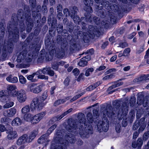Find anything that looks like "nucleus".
<instances>
[{
    "label": "nucleus",
    "instance_id": "obj_1",
    "mask_svg": "<svg viewBox=\"0 0 149 149\" xmlns=\"http://www.w3.org/2000/svg\"><path fill=\"white\" fill-rule=\"evenodd\" d=\"M18 10L17 14L13 13L12 17V21L9 22L8 25V32L9 33V41L8 43H4L3 49V53L1 56V60H4L7 57L8 54L12 53L13 49V42H17L19 38V29L17 27L18 21L21 31L23 32L25 29L24 21L25 19L28 23L27 24L26 31L30 32L33 26V22L31 18V10L28 8Z\"/></svg>",
    "mask_w": 149,
    "mask_h": 149
},
{
    "label": "nucleus",
    "instance_id": "obj_2",
    "mask_svg": "<svg viewBox=\"0 0 149 149\" xmlns=\"http://www.w3.org/2000/svg\"><path fill=\"white\" fill-rule=\"evenodd\" d=\"M88 32L82 33V35H80L78 38L83 40L85 42L87 43L89 41L91 38L93 39L95 36H98L101 34L97 27L91 25L89 26Z\"/></svg>",
    "mask_w": 149,
    "mask_h": 149
},
{
    "label": "nucleus",
    "instance_id": "obj_3",
    "mask_svg": "<svg viewBox=\"0 0 149 149\" xmlns=\"http://www.w3.org/2000/svg\"><path fill=\"white\" fill-rule=\"evenodd\" d=\"M129 102L130 106L133 107L134 106L136 102L135 97L134 96L131 97L130 100L128 101L127 99L125 102H124L122 106V108L120 109L118 112V118L120 120L127 115L128 111V106Z\"/></svg>",
    "mask_w": 149,
    "mask_h": 149
},
{
    "label": "nucleus",
    "instance_id": "obj_4",
    "mask_svg": "<svg viewBox=\"0 0 149 149\" xmlns=\"http://www.w3.org/2000/svg\"><path fill=\"white\" fill-rule=\"evenodd\" d=\"M47 93H45L40 98L37 97L34 98L30 104V107L32 108H37L38 110L41 109L45 104L44 101L47 99Z\"/></svg>",
    "mask_w": 149,
    "mask_h": 149
},
{
    "label": "nucleus",
    "instance_id": "obj_5",
    "mask_svg": "<svg viewBox=\"0 0 149 149\" xmlns=\"http://www.w3.org/2000/svg\"><path fill=\"white\" fill-rule=\"evenodd\" d=\"M65 140H63L62 142L55 146L54 149H67V146L69 143H74L76 140L74 135L70 133L65 135Z\"/></svg>",
    "mask_w": 149,
    "mask_h": 149
},
{
    "label": "nucleus",
    "instance_id": "obj_6",
    "mask_svg": "<svg viewBox=\"0 0 149 149\" xmlns=\"http://www.w3.org/2000/svg\"><path fill=\"white\" fill-rule=\"evenodd\" d=\"M79 133L82 138H88L90 135L93 133V130L92 126L90 124L84 128L83 126L79 127Z\"/></svg>",
    "mask_w": 149,
    "mask_h": 149
},
{
    "label": "nucleus",
    "instance_id": "obj_7",
    "mask_svg": "<svg viewBox=\"0 0 149 149\" xmlns=\"http://www.w3.org/2000/svg\"><path fill=\"white\" fill-rule=\"evenodd\" d=\"M98 131L100 132H107L109 128V121L107 118H104L102 120H99L97 125Z\"/></svg>",
    "mask_w": 149,
    "mask_h": 149
},
{
    "label": "nucleus",
    "instance_id": "obj_8",
    "mask_svg": "<svg viewBox=\"0 0 149 149\" xmlns=\"http://www.w3.org/2000/svg\"><path fill=\"white\" fill-rule=\"evenodd\" d=\"M68 125L66 127L67 130L69 132H74V134H76V133H75V130L77 129L78 125H79L77 120L76 119L71 118L68 120Z\"/></svg>",
    "mask_w": 149,
    "mask_h": 149
},
{
    "label": "nucleus",
    "instance_id": "obj_9",
    "mask_svg": "<svg viewBox=\"0 0 149 149\" xmlns=\"http://www.w3.org/2000/svg\"><path fill=\"white\" fill-rule=\"evenodd\" d=\"M100 111L104 116H107L109 118L111 117L115 114L113 107L110 104H107L106 107H102L101 108Z\"/></svg>",
    "mask_w": 149,
    "mask_h": 149
},
{
    "label": "nucleus",
    "instance_id": "obj_10",
    "mask_svg": "<svg viewBox=\"0 0 149 149\" xmlns=\"http://www.w3.org/2000/svg\"><path fill=\"white\" fill-rule=\"evenodd\" d=\"M110 9L115 12L116 15L119 14L125 10L124 5L121 6L114 3H112L110 6Z\"/></svg>",
    "mask_w": 149,
    "mask_h": 149
},
{
    "label": "nucleus",
    "instance_id": "obj_11",
    "mask_svg": "<svg viewBox=\"0 0 149 149\" xmlns=\"http://www.w3.org/2000/svg\"><path fill=\"white\" fill-rule=\"evenodd\" d=\"M41 46L40 38H37L35 40L34 42L30 46V48L33 52L37 53L40 49Z\"/></svg>",
    "mask_w": 149,
    "mask_h": 149
},
{
    "label": "nucleus",
    "instance_id": "obj_12",
    "mask_svg": "<svg viewBox=\"0 0 149 149\" xmlns=\"http://www.w3.org/2000/svg\"><path fill=\"white\" fill-rule=\"evenodd\" d=\"M39 74L42 73L43 74H47L51 76H53L54 74V72L51 70V67L47 66L42 69H40L38 71Z\"/></svg>",
    "mask_w": 149,
    "mask_h": 149
},
{
    "label": "nucleus",
    "instance_id": "obj_13",
    "mask_svg": "<svg viewBox=\"0 0 149 149\" xmlns=\"http://www.w3.org/2000/svg\"><path fill=\"white\" fill-rule=\"evenodd\" d=\"M8 129L6 130V133L8 134L7 138L9 140H13L16 138L18 135L16 131H13L12 128L9 126Z\"/></svg>",
    "mask_w": 149,
    "mask_h": 149
},
{
    "label": "nucleus",
    "instance_id": "obj_14",
    "mask_svg": "<svg viewBox=\"0 0 149 149\" xmlns=\"http://www.w3.org/2000/svg\"><path fill=\"white\" fill-rule=\"evenodd\" d=\"M72 110L73 109L72 108H70L67 111L64 112L61 115H58L57 116L54 117L51 119L49 122L50 123L51 122H52V123L56 121L60 120L63 118L68 113L71 112L72 111Z\"/></svg>",
    "mask_w": 149,
    "mask_h": 149
},
{
    "label": "nucleus",
    "instance_id": "obj_15",
    "mask_svg": "<svg viewBox=\"0 0 149 149\" xmlns=\"http://www.w3.org/2000/svg\"><path fill=\"white\" fill-rule=\"evenodd\" d=\"M24 47L23 46L22 50L20 52L17 57V61L18 62H21L26 57L28 53V49L27 48H25L24 49Z\"/></svg>",
    "mask_w": 149,
    "mask_h": 149
},
{
    "label": "nucleus",
    "instance_id": "obj_16",
    "mask_svg": "<svg viewBox=\"0 0 149 149\" xmlns=\"http://www.w3.org/2000/svg\"><path fill=\"white\" fill-rule=\"evenodd\" d=\"M95 11L97 13L98 16L102 18L105 17L106 13L104 10H102L103 8L102 6H100L99 5H96L95 6Z\"/></svg>",
    "mask_w": 149,
    "mask_h": 149
},
{
    "label": "nucleus",
    "instance_id": "obj_17",
    "mask_svg": "<svg viewBox=\"0 0 149 149\" xmlns=\"http://www.w3.org/2000/svg\"><path fill=\"white\" fill-rule=\"evenodd\" d=\"M17 96L18 101L20 103L24 102L27 99L25 92L23 90L19 91Z\"/></svg>",
    "mask_w": 149,
    "mask_h": 149
},
{
    "label": "nucleus",
    "instance_id": "obj_18",
    "mask_svg": "<svg viewBox=\"0 0 149 149\" xmlns=\"http://www.w3.org/2000/svg\"><path fill=\"white\" fill-rule=\"evenodd\" d=\"M77 117L79 120V121H78V123L79 124V127H83V124L85 125V123L86 120L85 115L83 113H79L78 114Z\"/></svg>",
    "mask_w": 149,
    "mask_h": 149
},
{
    "label": "nucleus",
    "instance_id": "obj_19",
    "mask_svg": "<svg viewBox=\"0 0 149 149\" xmlns=\"http://www.w3.org/2000/svg\"><path fill=\"white\" fill-rule=\"evenodd\" d=\"M41 6L40 5H38L36 8V11L32 10V15L33 19H37V17L39 19H40L41 18V14L39 12L40 11Z\"/></svg>",
    "mask_w": 149,
    "mask_h": 149
},
{
    "label": "nucleus",
    "instance_id": "obj_20",
    "mask_svg": "<svg viewBox=\"0 0 149 149\" xmlns=\"http://www.w3.org/2000/svg\"><path fill=\"white\" fill-rule=\"evenodd\" d=\"M45 115V112H42L35 115L31 120L33 123H36L39 122Z\"/></svg>",
    "mask_w": 149,
    "mask_h": 149
},
{
    "label": "nucleus",
    "instance_id": "obj_21",
    "mask_svg": "<svg viewBox=\"0 0 149 149\" xmlns=\"http://www.w3.org/2000/svg\"><path fill=\"white\" fill-rule=\"evenodd\" d=\"M28 136L26 134H24L20 136L17 141V144L18 145H20L24 143L25 142H30V141H28L29 140Z\"/></svg>",
    "mask_w": 149,
    "mask_h": 149
},
{
    "label": "nucleus",
    "instance_id": "obj_22",
    "mask_svg": "<svg viewBox=\"0 0 149 149\" xmlns=\"http://www.w3.org/2000/svg\"><path fill=\"white\" fill-rule=\"evenodd\" d=\"M70 45V49L71 51H79V45L77 43L75 40L72 41L71 42H69Z\"/></svg>",
    "mask_w": 149,
    "mask_h": 149
},
{
    "label": "nucleus",
    "instance_id": "obj_23",
    "mask_svg": "<svg viewBox=\"0 0 149 149\" xmlns=\"http://www.w3.org/2000/svg\"><path fill=\"white\" fill-rule=\"evenodd\" d=\"M42 87L41 85L35 87V85H32L30 86V91L34 93H38L42 91Z\"/></svg>",
    "mask_w": 149,
    "mask_h": 149
},
{
    "label": "nucleus",
    "instance_id": "obj_24",
    "mask_svg": "<svg viewBox=\"0 0 149 149\" xmlns=\"http://www.w3.org/2000/svg\"><path fill=\"white\" fill-rule=\"evenodd\" d=\"M90 59V56L87 55L82 58L80 61L78 63V65L80 66L84 67L86 66L87 63V61Z\"/></svg>",
    "mask_w": 149,
    "mask_h": 149
},
{
    "label": "nucleus",
    "instance_id": "obj_25",
    "mask_svg": "<svg viewBox=\"0 0 149 149\" xmlns=\"http://www.w3.org/2000/svg\"><path fill=\"white\" fill-rule=\"evenodd\" d=\"M70 17H73L74 15H77L79 12L78 8L76 6H73L70 7Z\"/></svg>",
    "mask_w": 149,
    "mask_h": 149
},
{
    "label": "nucleus",
    "instance_id": "obj_26",
    "mask_svg": "<svg viewBox=\"0 0 149 149\" xmlns=\"http://www.w3.org/2000/svg\"><path fill=\"white\" fill-rule=\"evenodd\" d=\"M48 136L49 135L46 133L43 135L38 140V143L42 144L49 142V140L48 139Z\"/></svg>",
    "mask_w": 149,
    "mask_h": 149
},
{
    "label": "nucleus",
    "instance_id": "obj_27",
    "mask_svg": "<svg viewBox=\"0 0 149 149\" xmlns=\"http://www.w3.org/2000/svg\"><path fill=\"white\" fill-rule=\"evenodd\" d=\"M16 110L14 108H11L10 109L4 112V114L7 113L6 116L8 117L13 116L16 113Z\"/></svg>",
    "mask_w": 149,
    "mask_h": 149
},
{
    "label": "nucleus",
    "instance_id": "obj_28",
    "mask_svg": "<svg viewBox=\"0 0 149 149\" xmlns=\"http://www.w3.org/2000/svg\"><path fill=\"white\" fill-rule=\"evenodd\" d=\"M56 56L58 58H62L65 55V52L62 50H60L58 48H56L55 50Z\"/></svg>",
    "mask_w": 149,
    "mask_h": 149
},
{
    "label": "nucleus",
    "instance_id": "obj_29",
    "mask_svg": "<svg viewBox=\"0 0 149 149\" xmlns=\"http://www.w3.org/2000/svg\"><path fill=\"white\" fill-rule=\"evenodd\" d=\"M109 14L111 23L112 24L115 23L117 21V15H116V14H114L113 13H110Z\"/></svg>",
    "mask_w": 149,
    "mask_h": 149
},
{
    "label": "nucleus",
    "instance_id": "obj_30",
    "mask_svg": "<svg viewBox=\"0 0 149 149\" xmlns=\"http://www.w3.org/2000/svg\"><path fill=\"white\" fill-rule=\"evenodd\" d=\"M121 101L120 100H116L113 102L112 104L113 105L114 109L115 108L117 109L118 110V111L120 109H121L122 107L119 109V108L121 106ZM118 113L117 114V115Z\"/></svg>",
    "mask_w": 149,
    "mask_h": 149
},
{
    "label": "nucleus",
    "instance_id": "obj_31",
    "mask_svg": "<svg viewBox=\"0 0 149 149\" xmlns=\"http://www.w3.org/2000/svg\"><path fill=\"white\" fill-rule=\"evenodd\" d=\"M145 119L144 118H141L140 119V123L141 124L140 125V127L138 131L139 132H142L145 129L146 125L145 123Z\"/></svg>",
    "mask_w": 149,
    "mask_h": 149
},
{
    "label": "nucleus",
    "instance_id": "obj_32",
    "mask_svg": "<svg viewBox=\"0 0 149 149\" xmlns=\"http://www.w3.org/2000/svg\"><path fill=\"white\" fill-rule=\"evenodd\" d=\"M7 81L12 83H15L18 81V79L17 77H13L12 75H9L6 78Z\"/></svg>",
    "mask_w": 149,
    "mask_h": 149
},
{
    "label": "nucleus",
    "instance_id": "obj_33",
    "mask_svg": "<svg viewBox=\"0 0 149 149\" xmlns=\"http://www.w3.org/2000/svg\"><path fill=\"white\" fill-rule=\"evenodd\" d=\"M38 132L36 130H33L32 132L30 135L28 137V139H29L28 141L31 142L36 137L37 135Z\"/></svg>",
    "mask_w": 149,
    "mask_h": 149
},
{
    "label": "nucleus",
    "instance_id": "obj_34",
    "mask_svg": "<svg viewBox=\"0 0 149 149\" xmlns=\"http://www.w3.org/2000/svg\"><path fill=\"white\" fill-rule=\"evenodd\" d=\"M144 95L141 93L138 94L137 99V103L138 105H141L142 104L144 98Z\"/></svg>",
    "mask_w": 149,
    "mask_h": 149
},
{
    "label": "nucleus",
    "instance_id": "obj_35",
    "mask_svg": "<svg viewBox=\"0 0 149 149\" xmlns=\"http://www.w3.org/2000/svg\"><path fill=\"white\" fill-rule=\"evenodd\" d=\"M135 116V114L134 111L133 110H131L129 113L128 118V120H129L130 123H132V122Z\"/></svg>",
    "mask_w": 149,
    "mask_h": 149
},
{
    "label": "nucleus",
    "instance_id": "obj_36",
    "mask_svg": "<svg viewBox=\"0 0 149 149\" xmlns=\"http://www.w3.org/2000/svg\"><path fill=\"white\" fill-rule=\"evenodd\" d=\"M5 28L3 24L0 22V38L3 37L5 35Z\"/></svg>",
    "mask_w": 149,
    "mask_h": 149
},
{
    "label": "nucleus",
    "instance_id": "obj_37",
    "mask_svg": "<svg viewBox=\"0 0 149 149\" xmlns=\"http://www.w3.org/2000/svg\"><path fill=\"white\" fill-rule=\"evenodd\" d=\"M57 42L58 44H64L66 42V41L65 38H62L60 35L57 36L56 39Z\"/></svg>",
    "mask_w": 149,
    "mask_h": 149
},
{
    "label": "nucleus",
    "instance_id": "obj_38",
    "mask_svg": "<svg viewBox=\"0 0 149 149\" xmlns=\"http://www.w3.org/2000/svg\"><path fill=\"white\" fill-rule=\"evenodd\" d=\"M22 123L21 119L19 118H16L12 121L13 125H19L21 124Z\"/></svg>",
    "mask_w": 149,
    "mask_h": 149
},
{
    "label": "nucleus",
    "instance_id": "obj_39",
    "mask_svg": "<svg viewBox=\"0 0 149 149\" xmlns=\"http://www.w3.org/2000/svg\"><path fill=\"white\" fill-rule=\"evenodd\" d=\"M146 77L145 74H142L140 77L135 79L134 80V81L135 82H137L146 80Z\"/></svg>",
    "mask_w": 149,
    "mask_h": 149
},
{
    "label": "nucleus",
    "instance_id": "obj_40",
    "mask_svg": "<svg viewBox=\"0 0 149 149\" xmlns=\"http://www.w3.org/2000/svg\"><path fill=\"white\" fill-rule=\"evenodd\" d=\"M142 104L144 107L148 105L149 104V95L146 96L142 102Z\"/></svg>",
    "mask_w": 149,
    "mask_h": 149
},
{
    "label": "nucleus",
    "instance_id": "obj_41",
    "mask_svg": "<svg viewBox=\"0 0 149 149\" xmlns=\"http://www.w3.org/2000/svg\"><path fill=\"white\" fill-rule=\"evenodd\" d=\"M82 31H79L77 33V37L79 38L80 36V35H82V33H86L87 30V29L86 27L84 25L82 27Z\"/></svg>",
    "mask_w": 149,
    "mask_h": 149
},
{
    "label": "nucleus",
    "instance_id": "obj_42",
    "mask_svg": "<svg viewBox=\"0 0 149 149\" xmlns=\"http://www.w3.org/2000/svg\"><path fill=\"white\" fill-rule=\"evenodd\" d=\"M111 4L108 1L104 0L102 2V5L104 6L105 8L109 10L110 9V6Z\"/></svg>",
    "mask_w": 149,
    "mask_h": 149
},
{
    "label": "nucleus",
    "instance_id": "obj_43",
    "mask_svg": "<svg viewBox=\"0 0 149 149\" xmlns=\"http://www.w3.org/2000/svg\"><path fill=\"white\" fill-rule=\"evenodd\" d=\"M141 124L140 120L139 121L136 120L132 126V129L134 130H135L137 129Z\"/></svg>",
    "mask_w": 149,
    "mask_h": 149
},
{
    "label": "nucleus",
    "instance_id": "obj_44",
    "mask_svg": "<svg viewBox=\"0 0 149 149\" xmlns=\"http://www.w3.org/2000/svg\"><path fill=\"white\" fill-rule=\"evenodd\" d=\"M66 134L64 130H58L56 133V135L58 136H60L61 138L63 137Z\"/></svg>",
    "mask_w": 149,
    "mask_h": 149
},
{
    "label": "nucleus",
    "instance_id": "obj_45",
    "mask_svg": "<svg viewBox=\"0 0 149 149\" xmlns=\"http://www.w3.org/2000/svg\"><path fill=\"white\" fill-rule=\"evenodd\" d=\"M56 127L57 125L56 124H54L48 129L46 134H47L49 136L50 134L56 128Z\"/></svg>",
    "mask_w": 149,
    "mask_h": 149
},
{
    "label": "nucleus",
    "instance_id": "obj_46",
    "mask_svg": "<svg viewBox=\"0 0 149 149\" xmlns=\"http://www.w3.org/2000/svg\"><path fill=\"white\" fill-rule=\"evenodd\" d=\"M32 116L30 113L25 114L24 116V120L27 121H30L31 120V118H33Z\"/></svg>",
    "mask_w": 149,
    "mask_h": 149
},
{
    "label": "nucleus",
    "instance_id": "obj_47",
    "mask_svg": "<svg viewBox=\"0 0 149 149\" xmlns=\"http://www.w3.org/2000/svg\"><path fill=\"white\" fill-rule=\"evenodd\" d=\"M46 52L45 49L42 50L40 52V54L39 56V58L41 60L44 59L45 57Z\"/></svg>",
    "mask_w": 149,
    "mask_h": 149
},
{
    "label": "nucleus",
    "instance_id": "obj_48",
    "mask_svg": "<svg viewBox=\"0 0 149 149\" xmlns=\"http://www.w3.org/2000/svg\"><path fill=\"white\" fill-rule=\"evenodd\" d=\"M87 118L89 123H92L93 120L92 113L91 112H88L87 114Z\"/></svg>",
    "mask_w": 149,
    "mask_h": 149
},
{
    "label": "nucleus",
    "instance_id": "obj_49",
    "mask_svg": "<svg viewBox=\"0 0 149 149\" xmlns=\"http://www.w3.org/2000/svg\"><path fill=\"white\" fill-rule=\"evenodd\" d=\"M33 58V55L32 54H29V53L27 54L26 57L24 59L27 62H30L32 61Z\"/></svg>",
    "mask_w": 149,
    "mask_h": 149
},
{
    "label": "nucleus",
    "instance_id": "obj_50",
    "mask_svg": "<svg viewBox=\"0 0 149 149\" xmlns=\"http://www.w3.org/2000/svg\"><path fill=\"white\" fill-rule=\"evenodd\" d=\"M30 111V108L29 105H26L23 107L22 109V112L23 113H25L29 112Z\"/></svg>",
    "mask_w": 149,
    "mask_h": 149
},
{
    "label": "nucleus",
    "instance_id": "obj_51",
    "mask_svg": "<svg viewBox=\"0 0 149 149\" xmlns=\"http://www.w3.org/2000/svg\"><path fill=\"white\" fill-rule=\"evenodd\" d=\"M73 19L75 23L78 24L80 22V19L79 16L77 15H74L73 17H71Z\"/></svg>",
    "mask_w": 149,
    "mask_h": 149
},
{
    "label": "nucleus",
    "instance_id": "obj_52",
    "mask_svg": "<svg viewBox=\"0 0 149 149\" xmlns=\"http://www.w3.org/2000/svg\"><path fill=\"white\" fill-rule=\"evenodd\" d=\"M63 26L62 24H59L56 26L57 32L59 34H61V31L63 29Z\"/></svg>",
    "mask_w": 149,
    "mask_h": 149
},
{
    "label": "nucleus",
    "instance_id": "obj_53",
    "mask_svg": "<svg viewBox=\"0 0 149 149\" xmlns=\"http://www.w3.org/2000/svg\"><path fill=\"white\" fill-rule=\"evenodd\" d=\"M124 117H125L123 118V119L122 121V125L123 127H125L127 125L128 122V121L127 118H124ZM122 119V118L121 119H120V120H121ZM118 119L119 120H120L118 118Z\"/></svg>",
    "mask_w": 149,
    "mask_h": 149
},
{
    "label": "nucleus",
    "instance_id": "obj_54",
    "mask_svg": "<svg viewBox=\"0 0 149 149\" xmlns=\"http://www.w3.org/2000/svg\"><path fill=\"white\" fill-rule=\"evenodd\" d=\"M15 89H16V87L15 86L12 85L8 86L7 88V90H8V93L14 91Z\"/></svg>",
    "mask_w": 149,
    "mask_h": 149
},
{
    "label": "nucleus",
    "instance_id": "obj_55",
    "mask_svg": "<svg viewBox=\"0 0 149 149\" xmlns=\"http://www.w3.org/2000/svg\"><path fill=\"white\" fill-rule=\"evenodd\" d=\"M84 16L86 19L88 21L91 22L92 21V18H91V15L90 13H86L84 14Z\"/></svg>",
    "mask_w": 149,
    "mask_h": 149
},
{
    "label": "nucleus",
    "instance_id": "obj_56",
    "mask_svg": "<svg viewBox=\"0 0 149 149\" xmlns=\"http://www.w3.org/2000/svg\"><path fill=\"white\" fill-rule=\"evenodd\" d=\"M84 3L86 6H92L93 4V0H84Z\"/></svg>",
    "mask_w": 149,
    "mask_h": 149
},
{
    "label": "nucleus",
    "instance_id": "obj_57",
    "mask_svg": "<svg viewBox=\"0 0 149 149\" xmlns=\"http://www.w3.org/2000/svg\"><path fill=\"white\" fill-rule=\"evenodd\" d=\"M66 101L65 99H60L56 101L54 103V105L55 106H57L60 104H62L64 103V102Z\"/></svg>",
    "mask_w": 149,
    "mask_h": 149
},
{
    "label": "nucleus",
    "instance_id": "obj_58",
    "mask_svg": "<svg viewBox=\"0 0 149 149\" xmlns=\"http://www.w3.org/2000/svg\"><path fill=\"white\" fill-rule=\"evenodd\" d=\"M136 143L138 145V149H140L143 144L142 140L141 138H139L136 141Z\"/></svg>",
    "mask_w": 149,
    "mask_h": 149
},
{
    "label": "nucleus",
    "instance_id": "obj_59",
    "mask_svg": "<svg viewBox=\"0 0 149 149\" xmlns=\"http://www.w3.org/2000/svg\"><path fill=\"white\" fill-rule=\"evenodd\" d=\"M16 89H15L14 91H13L10 92V93H8L9 95L10 96L14 97L17 96L19 92L17 91Z\"/></svg>",
    "mask_w": 149,
    "mask_h": 149
},
{
    "label": "nucleus",
    "instance_id": "obj_60",
    "mask_svg": "<svg viewBox=\"0 0 149 149\" xmlns=\"http://www.w3.org/2000/svg\"><path fill=\"white\" fill-rule=\"evenodd\" d=\"M66 28L67 29L68 32H69L70 33H71L73 31L74 29V27L72 24L66 26Z\"/></svg>",
    "mask_w": 149,
    "mask_h": 149
},
{
    "label": "nucleus",
    "instance_id": "obj_61",
    "mask_svg": "<svg viewBox=\"0 0 149 149\" xmlns=\"http://www.w3.org/2000/svg\"><path fill=\"white\" fill-rule=\"evenodd\" d=\"M9 118L6 117L2 118L1 119V123L7 124L9 123Z\"/></svg>",
    "mask_w": 149,
    "mask_h": 149
},
{
    "label": "nucleus",
    "instance_id": "obj_62",
    "mask_svg": "<svg viewBox=\"0 0 149 149\" xmlns=\"http://www.w3.org/2000/svg\"><path fill=\"white\" fill-rule=\"evenodd\" d=\"M57 20L56 19H54L51 22V28L55 29L56 26H57Z\"/></svg>",
    "mask_w": 149,
    "mask_h": 149
},
{
    "label": "nucleus",
    "instance_id": "obj_63",
    "mask_svg": "<svg viewBox=\"0 0 149 149\" xmlns=\"http://www.w3.org/2000/svg\"><path fill=\"white\" fill-rule=\"evenodd\" d=\"M149 131H146L143 134V139L144 141H146L148 139L149 137Z\"/></svg>",
    "mask_w": 149,
    "mask_h": 149
},
{
    "label": "nucleus",
    "instance_id": "obj_64",
    "mask_svg": "<svg viewBox=\"0 0 149 149\" xmlns=\"http://www.w3.org/2000/svg\"><path fill=\"white\" fill-rule=\"evenodd\" d=\"M109 22L106 20L104 19L101 22V24L102 26H104V27L106 28L109 27Z\"/></svg>",
    "mask_w": 149,
    "mask_h": 149
}]
</instances>
